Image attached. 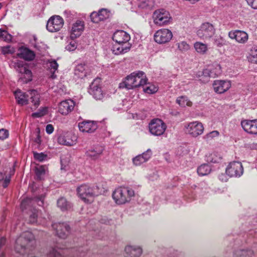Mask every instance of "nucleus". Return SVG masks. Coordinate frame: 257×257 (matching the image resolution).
Returning <instances> with one entry per match:
<instances>
[{
	"mask_svg": "<svg viewBox=\"0 0 257 257\" xmlns=\"http://www.w3.org/2000/svg\"><path fill=\"white\" fill-rule=\"evenodd\" d=\"M247 4L253 9H257V0H245Z\"/></svg>",
	"mask_w": 257,
	"mask_h": 257,
	"instance_id": "nucleus-60",
	"label": "nucleus"
},
{
	"mask_svg": "<svg viewBox=\"0 0 257 257\" xmlns=\"http://www.w3.org/2000/svg\"><path fill=\"white\" fill-rule=\"evenodd\" d=\"M196 51L200 54H204L207 50V45L201 42H196L194 44Z\"/></svg>",
	"mask_w": 257,
	"mask_h": 257,
	"instance_id": "nucleus-38",
	"label": "nucleus"
},
{
	"mask_svg": "<svg viewBox=\"0 0 257 257\" xmlns=\"http://www.w3.org/2000/svg\"><path fill=\"white\" fill-rule=\"evenodd\" d=\"M178 48L182 52L186 51L190 49V46L186 42L182 41L178 43Z\"/></svg>",
	"mask_w": 257,
	"mask_h": 257,
	"instance_id": "nucleus-48",
	"label": "nucleus"
},
{
	"mask_svg": "<svg viewBox=\"0 0 257 257\" xmlns=\"http://www.w3.org/2000/svg\"><path fill=\"white\" fill-rule=\"evenodd\" d=\"M202 73L205 77H215L221 73L220 66L217 65L215 69V71L209 69H204Z\"/></svg>",
	"mask_w": 257,
	"mask_h": 257,
	"instance_id": "nucleus-31",
	"label": "nucleus"
},
{
	"mask_svg": "<svg viewBox=\"0 0 257 257\" xmlns=\"http://www.w3.org/2000/svg\"><path fill=\"white\" fill-rule=\"evenodd\" d=\"M14 173V171H11V174L9 177H6L4 180L3 182V187L4 188H6L8 186V184L10 183L11 181V176L13 175Z\"/></svg>",
	"mask_w": 257,
	"mask_h": 257,
	"instance_id": "nucleus-58",
	"label": "nucleus"
},
{
	"mask_svg": "<svg viewBox=\"0 0 257 257\" xmlns=\"http://www.w3.org/2000/svg\"><path fill=\"white\" fill-rule=\"evenodd\" d=\"M15 68L19 73V81L27 83L32 80V73L30 70L28 69L27 66L21 63L16 64Z\"/></svg>",
	"mask_w": 257,
	"mask_h": 257,
	"instance_id": "nucleus-6",
	"label": "nucleus"
},
{
	"mask_svg": "<svg viewBox=\"0 0 257 257\" xmlns=\"http://www.w3.org/2000/svg\"><path fill=\"white\" fill-rule=\"evenodd\" d=\"M0 38L6 42H9L12 39V36L9 34L7 31L0 29Z\"/></svg>",
	"mask_w": 257,
	"mask_h": 257,
	"instance_id": "nucleus-43",
	"label": "nucleus"
},
{
	"mask_svg": "<svg viewBox=\"0 0 257 257\" xmlns=\"http://www.w3.org/2000/svg\"><path fill=\"white\" fill-rule=\"evenodd\" d=\"M14 52V49L11 48L10 46H7L2 48V53L4 54H13Z\"/></svg>",
	"mask_w": 257,
	"mask_h": 257,
	"instance_id": "nucleus-56",
	"label": "nucleus"
},
{
	"mask_svg": "<svg viewBox=\"0 0 257 257\" xmlns=\"http://www.w3.org/2000/svg\"><path fill=\"white\" fill-rule=\"evenodd\" d=\"M153 18L154 23L160 26L168 24L171 19L169 12L164 9L156 10L153 13Z\"/></svg>",
	"mask_w": 257,
	"mask_h": 257,
	"instance_id": "nucleus-5",
	"label": "nucleus"
},
{
	"mask_svg": "<svg viewBox=\"0 0 257 257\" xmlns=\"http://www.w3.org/2000/svg\"><path fill=\"white\" fill-rule=\"evenodd\" d=\"M142 157H143V161L147 162L152 156V151L150 149H148L146 152L143 153L141 155Z\"/></svg>",
	"mask_w": 257,
	"mask_h": 257,
	"instance_id": "nucleus-55",
	"label": "nucleus"
},
{
	"mask_svg": "<svg viewBox=\"0 0 257 257\" xmlns=\"http://www.w3.org/2000/svg\"><path fill=\"white\" fill-rule=\"evenodd\" d=\"M143 157H142L141 155H139L134 158L133 160V161L135 165L138 166L145 162V161H143Z\"/></svg>",
	"mask_w": 257,
	"mask_h": 257,
	"instance_id": "nucleus-49",
	"label": "nucleus"
},
{
	"mask_svg": "<svg viewBox=\"0 0 257 257\" xmlns=\"http://www.w3.org/2000/svg\"><path fill=\"white\" fill-rule=\"evenodd\" d=\"M229 38L232 39H235V40L240 43H244L248 40L247 34L242 31L236 30L234 32H229L228 33Z\"/></svg>",
	"mask_w": 257,
	"mask_h": 257,
	"instance_id": "nucleus-20",
	"label": "nucleus"
},
{
	"mask_svg": "<svg viewBox=\"0 0 257 257\" xmlns=\"http://www.w3.org/2000/svg\"><path fill=\"white\" fill-rule=\"evenodd\" d=\"M101 79L99 78L95 79L89 86L88 92L97 100L102 99L103 93L100 87Z\"/></svg>",
	"mask_w": 257,
	"mask_h": 257,
	"instance_id": "nucleus-9",
	"label": "nucleus"
},
{
	"mask_svg": "<svg viewBox=\"0 0 257 257\" xmlns=\"http://www.w3.org/2000/svg\"><path fill=\"white\" fill-rule=\"evenodd\" d=\"M90 17L91 20V21L94 23H98L100 21H101V20L99 16V12H92L91 14Z\"/></svg>",
	"mask_w": 257,
	"mask_h": 257,
	"instance_id": "nucleus-47",
	"label": "nucleus"
},
{
	"mask_svg": "<svg viewBox=\"0 0 257 257\" xmlns=\"http://www.w3.org/2000/svg\"><path fill=\"white\" fill-rule=\"evenodd\" d=\"M135 194L134 191L128 188H118L112 193V198L118 204H122L130 200V198Z\"/></svg>",
	"mask_w": 257,
	"mask_h": 257,
	"instance_id": "nucleus-2",
	"label": "nucleus"
},
{
	"mask_svg": "<svg viewBox=\"0 0 257 257\" xmlns=\"http://www.w3.org/2000/svg\"><path fill=\"white\" fill-rule=\"evenodd\" d=\"M157 90V88L154 86H146L144 88V91L150 94L155 93Z\"/></svg>",
	"mask_w": 257,
	"mask_h": 257,
	"instance_id": "nucleus-51",
	"label": "nucleus"
},
{
	"mask_svg": "<svg viewBox=\"0 0 257 257\" xmlns=\"http://www.w3.org/2000/svg\"><path fill=\"white\" fill-rule=\"evenodd\" d=\"M35 243L34 235L30 232H23L16 240L15 250L21 254L27 252V250L33 247Z\"/></svg>",
	"mask_w": 257,
	"mask_h": 257,
	"instance_id": "nucleus-1",
	"label": "nucleus"
},
{
	"mask_svg": "<svg viewBox=\"0 0 257 257\" xmlns=\"http://www.w3.org/2000/svg\"><path fill=\"white\" fill-rule=\"evenodd\" d=\"M46 170L44 166H41L36 168L35 173L37 180H42L45 175Z\"/></svg>",
	"mask_w": 257,
	"mask_h": 257,
	"instance_id": "nucleus-39",
	"label": "nucleus"
},
{
	"mask_svg": "<svg viewBox=\"0 0 257 257\" xmlns=\"http://www.w3.org/2000/svg\"><path fill=\"white\" fill-rule=\"evenodd\" d=\"M124 251L125 257H139L142 253V249L135 246H126Z\"/></svg>",
	"mask_w": 257,
	"mask_h": 257,
	"instance_id": "nucleus-23",
	"label": "nucleus"
},
{
	"mask_svg": "<svg viewBox=\"0 0 257 257\" xmlns=\"http://www.w3.org/2000/svg\"><path fill=\"white\" fill-rule=\"evenodd\" d=\"M186 130L189 134L194 137H196L203 133L204 127L201 122L194 121L189 123Z\"/></svg>",
	"mask_w": 257,
	"mask_h": 257,
	"instance_id": "nucleus-14",
	"label": "nucleus"
},
{
	"mask_svg": "<svg viewBox=\"0 0 257 257\" xmlns=\"http://www.w3.org/2000/svg\"><path fill=\"white\" fill-rule=\"evenodd\" d=\"M15 96L19 104L24 105L28 103L29 96L27 93L23 92L20 90H18L15 92Z\"/></svg>",
	"mask_w": 257,
	"mask_h": 257,
	"instance_id": "nucleus-27",
	"label": "nucleus"
},
{
	"mask_svg": "<svg viewBox=\"0 0 257 257\" xmlns=\"http://www.w3.org/2000/svg\"><path fill=\"white\" fill-rule=\"evenodd\" d=\"M211 168L207 164H204L197 169L198 174L200 176H205L209 174L211 172Z\"/></svg>",
	"mask_w": 257,
	"mask_h": 257,
	"instance_id": "nucleus-35",
	"label": "nucleus"
},
{
	"mask_svg": "<svg viewBox=\"0 0 257 257\" xmlns=\"http://www.w3.org/2000/svg\"><path fill=\"white\" fill-rule=\"evenodd\" d=\"M131 49L130 44L116 43L113 45L111 48L112 53L115 55H119L127 52Z\"/></svg>",
	"mask_w": 257,
	"mask_h": 257,
	"instance_id": "nucleus-24",
	"label": "nucleus"
},
{
	"mask_svg": "<svg viewBox=\"0 0 257 257\" xmlns=\"http://www.w3.org/2000/svg\"><path fill=\"white\" fill-rule=\"evenodd\" d=\"M64 21L59 16L51 17L47 22V29L51 32L59 31L63 26Z\"/></svg>",
	"mask_w": 257,
	"mask_h": 257,
	"instance_id": "nucleus-8",
	"label": "nucleus"
},
{
	"mask_svg": "<svg viewBox=\"0 0 257 257\" xmlns=\"http://www.w3.org/2000/svg\"><path fill=\"white\" fill-rule=\"evenodd\" d=\"M150 132L154 136L162 135L166 130L165 123L161 119H153L149 124Z\"/></svg>",
	"mask_w": 257,
	"mask_h": 257,
	"instance_id": "nucleus-7",
	"label": "nucleus"
},
{
	"mask_svg": "<svg viewBox=\"0 0 257 257\" xmlns=\"http://www.w3.org/2000/svg\"><path fill=\"white\" fill-rule=\"evenodd\" d=\"M77 48L76 43L74 41H72L66 46V49L69 51L75 50Z\"/></svg>",
	"mask_w": 257,
	"mask_h": 257,
	"instance_id": "nucleus-53",
	"label": "nucleus"
},
{
	"mask_svg": "<svg viewBox=\"0 0 257 257\" xmlns=\"http://www.w3.org/2000/svg\"><path fill=\"white\" fill-rule=\"evenodd\" d=\"M103 148L101 146H95L85 152L87 157L90 158L92 160L98 159L103 151Z\"/></svg>",
	"mask_w": 257,
	"mask_h": 257,
	"instance_id": "nucleus-25",
	"label": "nucleus"
},
{
	"mask_svg": "<svg viewBox=\"0 0 257 257\" xmlns=\"http://www.w3.org/2000/svg\"><path fill=\"white\" fill-rule=\"evenodd\" d=\"M172 37V32L167 29H160L157 31L154 36V40L159 44H163L169 42Z\"/></svg>",
	"mask_w": 257,
	"mask_h": 257,
	"instance_id": "nucleus-10",
	"label": "nucleus"
},
{
	"mask_svg": "<svg viewBox=\"0 0 257 257\" xmlns=\"http://www.w3.org/2000/svg\"><path fill=\"white\" fill-rule=\"evenodd\" d=\"M34 134H35L36 138L33 139V141L37 145V148H39L41 144L40 128L38 127H37L35 129Z\"/></svg>",
	"mask_w": 257,
	"mask_h": 257,
	"instance_id": "nucleus-44",
	"label": "nucleus"
},
{
	"mask_svg": "<svg viewBox=\"0 0 257 257\" xmlns=\"http://www.w3.org/2000/svg\"><path fill=\"white\" fill-rule=\"evenodd\" d=\"M85 65L80 64L77 65L74 69V74L78 78H83L86 76L87 72L85 71Z\"/></svg>",
	"mask_w": 257,
	"mask_h": 257,
	"instance_id": "nucleus-32",
	"label": "nucleus"
},
{
	"mask_svg": "<svg viewBox=\"0 0 257 257\" xmlns=\"http://www.w3.org/2000/svg\"><path fill=\"white\" fill-rule=\"evenodd\" d=\"M77 137L71 132H65L58 137V143L62 145L72 146L76 144Z\"/></svg>",
	"mask_w": 257,
	"mask_h": 257,
	"instance_id": "nucleus-13",
	"label": "nucleus"
},
{
	"mask_svg": "<svg viewBox=\"0 0 257 257\" xmlns=\"http://www.w3.org/2000/svg\"><path fill=\"white\" fill-rule=\"evenodd\" d=\"M216 29L214 26L209 22H205L201 24L197 31L198 37L202 39H210L215 34Z\"/></svg>",
	"mask_w": 257,
	"mask_h": 257,
	"instance_id": "nucleus-4",
	"label": "nucleus"
},
{
	"mask_svg": "<svg viewBox=\"0 0 257 257\" xmlns=\"http://www.w3.org/2000/svg\"><path fill=\"white\" fill-rule=\"evenodd\" d=\"M219 133L217 131H213L208 134H207L205 136V139L207 140L212 139L214 137H217L219 135Z\"/></svg>",
	"mask_w": 257,
	"mask_h": 257,
	"instance_id": "nucleus-54",
	"label": "nucleus"
},
{
	"mask_svg": "<svg viewBox=\"0 0 257 257\" xmlns=\"http://www.w3.org/2000/svg\"><path fill=\"white\" fill-rule=\"evenodd\" d=\"M213 43L215 45L221 47L227 45V42L221 36H216L213 39Z\"/></svg>",
	"mask_w": 257,
	"mask_h": 257,
	"instance_id": "nucleus-37",
	"label": "nucleus"
},
{
	"mask_svg": "<svg viewBox=\"0 0 257 257\" xmlns=\"http://www.w3.org/2000/svg\"><path fill=\"white\" fill-rule=\"evenodd\" d=\"M248 60L251 63L257 64V46L253 47L250 50Z\"/></svg>",
	"mask_w": 257,
	"mask_h": 257,
	"instance_id": "nucleus-40",
	"label": "nucleus"
},
{
	"mask_svg": "<svg viewBox=\"0 0 257 257\" xmlns=\"http://www.w3.org/2000/svg\"><path fill=\"white\" fill-rule=\"evenodd\" d=\"M34 159L39 162H42L44 161L47 157V155L44 154L43 153H38L35 152H33Z\"/></svg>",
	"mask_w": 257,
	"mask_h": 257,
	"instance_id": "nucleus-45",
	"label": "nucleus"
},
{
	"mask_svg": "<svg viewBox=\"0 0 257 257\" xmlns=\"http://www.w3.org/2000/svg\"><path fill=\"white\" fill-rule=\"evenodd\" d=\"M46 131L48 134H52L54 131L53 126L51 124H47L46 127Z\"/></svg>",
	"mask_w": 257,
	"mask_h": 257,
	"instance_id": "nucleus-62",
	"label": "nucleus"
},
{
	"mask_svg": "<svg viewBox=\"0 0 257 257\" xmlns=\"http://www.w3.org/2000/svg\"><path fill=\"white\" fill-rule=\"evenodd\" d=\"M84 22L81 21H77L72 26L70 37L72 39H76L79 37L84 30Z\"/></svg>",
	"mask_w": 257,
	"mask_h": 257,
	"instance_id": "nucleus-21",
	"label": "nucleus"
},
{
	"mask_svg": "<svg viewBox=\"0 0 257 257\" xmlns=\"http://www.w3.org/2000/svg\"><path fill=\"white\" fill-rule=\"evenodd\" d=\"M101 21L109 18L111 15L110 11L106 9H101L98 11Z\"/></svg>",
	"mask_w": 257,
	"mask_h": 257,
	"instance_id": "nucleus-42",
	"label": "nucleus"
},
{
	"mask_svg": "<svg viewBox=\"0 0 257 257\" xmlns=\"http://www.w3.org/2000/svg\"><path fill=\"white\" fill-rule=\"evenodd\" d=\"M234 257H252L253 251L251 249H239L235 251Z\"/></svg>",
	"mask_w": 257,
	"mask_h": 257,
	"instance_id": "nucleus-33",
	"label": "nucleus"
},
{
	"mask_svg": "<svg viewBox=\"0 0 257 257\" xmlns=\"http://www.w3.org/2000/svg\"><path fill=\"white\" fill-rule=\"evenodd\" d=\"M98 187H90L86 184H83L78 187L77 189V193L79 196L85 202L91 203L92 201L93 197L98 195Z\"/></svg>",
	"mask_w": 257,
	"mask_h": 257,
	"instance_id": "nucleus-3",
	"label": "nucleus"
},
{
	"mask_svg": "<svg viewBox=\"0 0 257 257\" xmlns=\"http://www.w3.org/2000/svg\"><path fill=\"white\" fill-rule=\"evenodd\" d=\"M229 81L225 80H215L213 83V89L217 93H223L230 87Z\"/></svg>",
	"mask_w": 257,
	"mask_h": 257,
	"instance_id": "nucleus-19",
	"label": "nucleus"
},
{
	"mask_svg": "<svg viewBox=\"0 0 257 257\" xmlns=\"http://www.w3.org/2000/svg\"><path fill=\"white\" fill-rule=\"evenodd\" d=\"M45 195L43 194L37 196L33 199L27 198L23 200L21 204V208L23 210L27 209L32 202H37L39 206H42L44 205V201Z\"/></svg>",
	"mask_w": 257,
	"mask_h": 257,
	"instance_id": "nucleus-17",
	"label": "nucleus"
},
{
	"mask_svg": "<svg viewBox=\"0 0 257 257\" xmlns=\"http://www.w3.org/2000/svg\"><path fill=\"white\" fill-rule=\"evenodd\" d=\"M221 160V158L218 156L216 153H212L206 156V161L208 163H217Z\"/></svg>",
	"mask_w": 257,
	"mask_h": 257,
	"instance_id": "nucleus-41",
	"label": "nucleus"
},
{
	"mask_svg": "<svg viewBox=\"0 0 257 257\" xmlns=\"http://www.w3.org/2000/svg\"><path fill=\"white\" fill-rule=\"evenodd\" d=\"M47 257H63L61 253L55 248H53L48 254Z\"/></svg>",
	"mask_w": 257,
	"mask_h": 257,
	"instance_id": "nucleus-50",
	"label": "nucleus"
},
{
	"mask_svg": "<svg viewBox=\"0 0 257 257\" xmlns=\"http://www.w3.org/2000/svg\"><path fill=\"white\" fill-rule=\"evenodd\" d=\"M30 98L31 102L33 103L34 105L37 107L40 104V96L37 94V91L35 90H31L30 92Z\"/></svg>",
	"mask_w": 257,
	"mask_h": 257,
	"instance_id": "nucleus-36",
	"label": "nucleus"
},
{
	"mask_svg": "<svg viewBox=\"0 0 257 257\" xmlns=\"http://www.w3.org/2000/svg\"><path fill=\"white\" fill-rule=\"evenodd\" d=\"M144 77H146V76H145V73L143 71L134 73V82L135 84H138L137 85V87L143 86L146 84L147 79L144 78Z\"/></svg>",
	"mask_w": 257,
	"mask_h": 257,
	"instance_id": "nucleus-29",
	"label": "nucleus"
},
{
	"mask_svg": "<svg viewBox=\"0 0 257 257\" xmlns=\"http://www.w3.org/2000/svg\"><path fill=\"white\" fill-rule=\"evenodd\" d=\"M9 135V131L6 129L0 130V140H4L8 138Z\"/></svg>",
	"mask_w": 257,
	"mask_h": 257,
	"instance_id": "nucleus-52",
	"label": "nucleus"
},
{
	"mask_svg": "<svg viewBox=\"0 0 257 257\" xmlns=\"http://www.w3.org/2000/svg\"><path fill=\"white\" fill-rule=\"evenodd\" d=\"M18 54V56L27 61L33 60L35 57L34 52L27 48H22Z\"/></svg>",
	"mask_w": 257,
	"mask_h": 257,
	"instance_id": "nucleus-26",
	"label": "nucleus"
},
{
	"mask_svg": "<svg viewBox=\"0 0 257 257\" xmlns=\"http://www.w3.org/2000/svg\"><path fill=\"white\" fill-rule=\"evenodd\" d=\"M55 71H53V72H52V74L51 75V77L52 79H55L56 77V75L55 74Z\"/></svg>",
	"mask_w": 257,
	"mask_h": 257,
	"instance_id": "nucleus-63",
	"label": "nucleus"
},
{
	"mask_svg": "<svg viewBox=\"0 0 257 257\" xmlns=\"http://www.w3.org/2000/svg\"><path fill=\"white\" fill-rule=\"evenodd\" d=\"M134 78V73H133L130 75L126 77L125 80L123 83L120 84L119 87H125L127 89L137 88L138 84H135Z\"/></svg>",
	"mask_w": 257,
	"mask_h": 257,
	"instance_id": "nucleus-28",
	"label": "nucleus"
},
{
	"mask_svg": "<svg viewBox=\"0 0 257 257\" xmlns=\"http://www.w3.org/2000/svg\"><path fill=\"white\" fill-rule=\"evenodd\" d=\"M153 0H139L140 5L142 8H145L151 6Z\"/></svg>",
	"mask_w": 257,
	"mask_h": 257,
	"instance_id": "nucleus-59",
	"label": "nucleus"
},
{
	"mask_svg": "<svg viewBox=\"0 0 257 257\" xmlns=\"http://www.w3.org/2000/svg\"><path fill=\"white\" fill-rule=\"evenodd\" d=\"M78 127L81 132L92 133L97 129V125L94 121L84 120L79 122Z\"/></svg>",
	"mask_w": 257,
	"mask_h": 257,
	"instance_id": "nucleus-16",
	"label": "nucleus"
},
{
	"mask_svg": "<svg viewBox=\"0 0 257 257\" xmlns=\"http://www.w3.org/2000/svg\"><path fill=\"white\" fill-rule=\"evenodd\" d=\"M47 112V108L43 107L40 109L37 112L32 113V116L34 117H40L44 116Z\"/></svg>",
	"mask_w": 257,
	"mask_h": 257,
	"instance_id": "nucleus-46",
	"label": "nucleus"
},
{
	"mask_svg": "<svg viewBox=\"0 0 257 257\" xmlns=\"http://www.w3.org/2000/svg\"><path fill=\"white\" fill-rule=\"evenodd\" d=\"M38 217L37 211L35 210L32 212L30 216L29 222L31 223H34L37 221V218Z\"/></svg>",
	"mask_w": 257,
	"mask_h": 257,
	"instance_id": "nucleus-57",
	"label": "nucleus"
},
{
	"mask_svg": "<svg viewBox=\"0 0 257 257\" xmlns=\"http://www.w3.org/2000/svg\"><path fill=\"white\" fill-rule=\"evenodd\" d=\"M176 103L180 106L184 107L186 106H191L192 102L188 100V97L186 96H181L177 97Z\"/></svg>",
	"mask_w": 257,
	"mask_h": 257,
	"instance_id": "nucleus-34",
	"label": "nucleus"
},
{
	"mask_svg": "<svg viewBox=\"0 0 257 257\" xmlns=\"http://www.w3.org/2000/svg\"><path fill=\"white\" fill-rule=\"evenodd\" d=\"M58 64L55 60L52 61L50 62L49 68L51 70H53V71H56L58 69Z\"/></svg>",
	"mask_w": 257,
	"mask_h": 257,
	"instance_id": "nucleus-61",
	"label": "nucleus"
},
{
	"mask_svg": "<svg viewBox=\"0 0 257 257\" xmlns=\"http://www.w3.org/2000/svg\"><path fill=\"white\" fill-rule=\"evenodd\" d=\"M74 106V102L72 100L62 101L59 104V111L61 114L66 115L73 109Z\"/></svg>",
	"mask_w": 257,
	"mask_h": 257,
	"instance_id": "nucleus-22",
	"label": "nucleus"
},
{
	"mask_svg": "<svg viewBox=\"0 0 257 257\" xmlns=\"http://www.w3.org/2000/svg\"><path fill=\"white\" fill-rule=\"evenodd\" d=\"M112 39L116 43L130 44L127 42L130 40V36L124 31H117L113 34Z\"/></svg>",
	"mask_w": 257,
	"mask_h": 257,
	"instance_id": "nucleus-18",
	"label": "nucleus"
},
{
	"mask_svg": "<svg viewBox=\"0 0 257 257\" xmlns=\"http://www.w3.org/2000/svg\"><path fill=\"white\" fill-rule=\"evenodd\" d=\"M241 125L244 131L250 134H257V119L244 120Z\"/></svg>",
	"mask_w": 257,
	"mask_h": 257,
	"instance_id": "nucleus-15",
	"label": "nucleus"
},
{
	"mask_svg": "<svg viewBox=\"0 0 257 257\" xmlns=\"http://www.w3.org/2000/svg\"><path fill=\"white\" fill-rule=\"evenodd\" d=\"M56 235L61 238H65L70 232V227L66 222L55 223L52 224Z\"/></svg>",
	"mask_w": 257,
	"mask_h": 257,
	"instance_id": "nucleus-11",
	"label": "nucleus"
},
{
	"mask_svg": "<svg viewBox=\"0 0 257 257\" xmlns=\"http://www.w3.org/2000/svg\"><path fill=\"white\" fill-rule=\"evenodd\" d=\"M57 206L63 211L69 210L72 207V205L65 198L61 197L57 200Z\"/></svg>",
	"mask_w": 257,
	"mask_h": 257,
	"instance_id": "nucleus-30",
	"label": "nucleus"
},
{
	"mask_svg": "<svg viewBox=\"0 0 257 257\" xmlns=\"http://www.w3.org/2000/svg\"><path fill=\"white\" fill-rule=\"evenodd\" d=\"M0 257H3V254H0Z\"/></svg>",
	"mask_w": 257,
	"mask_h": 257,
	"instance_id": "nucleus-64",
	"label": "nucleus"
},
{
	"mask_svg": "<svg viewBox=\"0 0 257 257\" xmlns=\"http://www.w3.org/2000/svg\"><path fill=\"white\" fill-rule=\"evenodd\" d=\"M243 172L242 165L239 162L230 163L226 169V173L230 177H240Z\"/></svg>",
	"mask_w": 257,
	"mask_h": 257,
	"instance_id": "nucleus-12",
	"label": "nucleus"
}]
</instances>
